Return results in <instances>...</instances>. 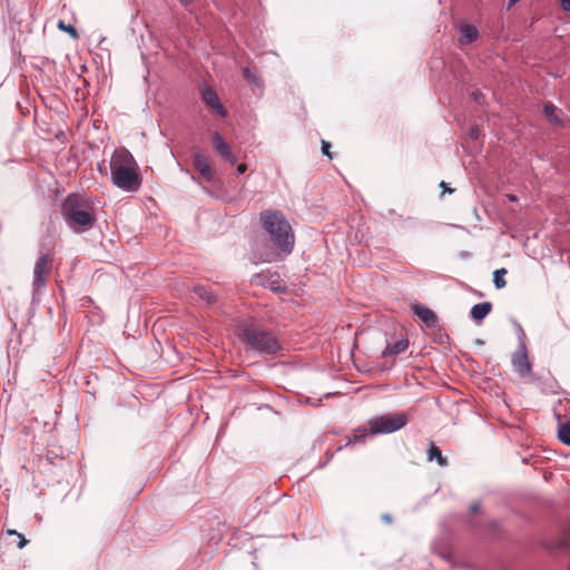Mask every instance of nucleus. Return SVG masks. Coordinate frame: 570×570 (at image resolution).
I'll list each match as a JSON object with an SVG mask.
<instances>
[{"instance_id": "obj_5", "label": "nucleus", "mask_w": 570, "mask_h": 570, "mask_svg": "<svg viewBox=\"0 0 570 570\" xmlns=\"http://www.w3.org/2000/svg\"><path fill=\"white\" fill-rule=\"evenodd\" d=\"M407 423V416L404 413H396L391 415H380L370 420V433L387 434L399 431Z\"/></svg>"}, {"instance_id": "obj_16", "label": "nucleus", "mask_w": 570, "mask_h": 570, "mask_svg": "<svg viewBox=\"0 0 570 570\" xmlns=\"http://www.w3.org/2000/svg\"><path fill=\"white\" fill-rule=\"evenodd\" d=\"M193 291L202 301H205L208 305H212L217 301L216 295L202 285L194 286Z\"/></svg>"}, {"instance_id": "obj_27", "label": "nucleus", "mask_w": 570, "mask_h": 570, "mask_svg": "<svg viewBox=\"0 0 570 570\" xmlns=\"http://www.w3.org/2000/svg\"><path fill=\"white\" fill-rule=\"evenodd\" d=\"M517 331H518V340L520 341V337H521L525 342V334L520 324H517Z\"/></svg>"}, {"instance_id": "obj_20", "label": "nucleus", "mask_w": 570, "mask_h": 570, "mask_svg": "<svg viewBox=\"0 0 570 570\" xmlns=\"http://www.w3.org/2000/svg\"><path fill=\"white\" fill-rule=\"evenodd\" d=\"M554 110H556V108L552 105H546L543 107V111L549 117L550 121L553 122V124H559L560 119L558 117L553 116Z\"/></svg>"}, {"instance_id": "obj_32", "label": "nucleus", "mask_w": 570, "mask_h": 570, "mask_svg": "<svg viewBox=\"0 0 570 570\" xmlns=\"http://www.w3.org/2000/svg\"><path fill=\"white\" fill-rule=\"evenodd\" d=\"M440 187H441V188H443L444 190L449 191V193H452V189H450V188L448 187V184H446V183H444V181H442V183L440 184Z\"/></svg>"}, {"instance_id": "obj_34", "label": "nucleus", "mask_w": 570, "mask_h": 570, "mask_svg": "<svg viewBox=\"0 0 570 570\" xmlns=\"http://www.w3.org/2000/svg\"><path fill=\"white\" fill-rule=\"evenodd\" d=\"M508 199L512 203L517 202L518 200V197L515 195H512V194H509L507 195Z\"/></svg>"}, {"instance_id": "obj_26", "label": "nucleus", "mask_w": 570, "mask_h": 570, "mask_svg": "<svg viewBox=\"0 0 570 570\" xmlns=\"http://www.w3.org/2000/svg\"><path fill=\"white\" fill-rule=\"evenodd\" d=\"M560 7L563 11L570 12V0H560Z\"/></svg>"}, {"instance_id": "obj_12", "label": "nucleus", "mask_w": 570, "mask_h": 570, "mask_svg": "<svg viewBox=\"0 0 570 570\" xmlns=\"http://www.w3.org/2000/svg\"><path fill=\"white\" fill-rule=\"evenodd\" d=\"M479 31L473 24L464 23L459 28V41L461 45L472 43L478 39Z\"/></svg>"}, {"instance_id": "obj_30", "label": "nucleus", "mask_w": 570, "mask_h": 570, "mask_svg": "<svg viewBox=\"0 0 570 570\" xmlns=\"http://www.w3.org/2000/svg\"><path fill=\"white\" fill-rule=\"evenodd\" d=\"M382 520L387 523H392V517L390 514H383Z\"/></svg>"}, {"instance_id": "obj_9", "label": "nucleus", "mask_w": 570, "mask_h": 570, "mask_svg": "<svg viewBox=\"0 0 570 570\" xmlns=\"http://www.w3.org/2000/svg\"><path fill=\"white\" fill-rule=\"evenodd\" d=\"M213 146L216 149V151L220 155V157L228 161L230 165H235L237 163V158L233 154L230 147L225 142V140L218 132H215L213 135Z\"/></svg>"}, {"instance_id": "obj_6", "label": "nucleus", "mask_w": 570, "mask_h": 570, "mask_svg": "<svg viewBox=\"0 0 570 570\" xmlns=\"http://www.w3.org/2000/svg\"><path fill=\"white\" fill-rule=\"evenodd\" d=\"M50 263V256L48 254H42L35 264L32 281L33 298L41 294L47 286V274L49 272Z\"/></svg>"}, {"instance_id": "obj_28", "label": "nucleus", "mask_w": 570, "mask_h": 570, "mask_svg": "<svg viewBox=\"0 0 570 570\" xmlns=\"http://www.w3.org/2000/svg\"><path fill=\"white\" fill-rule=\"evenodd\" d=\"M247 169V166L245 164H240L238 165L237 169H236V175L237 176H240L243 175Z\"/></svg>"}, {"instance_id": "obj_22", "label": "nucleus", "mask_w": 570, "mask_h": 570, "mask_svg": "<svg viewBox=\"0 0 570 570\" xmlns=\"http://www.w3.org/2000/svg\"><path fill=\"white\" fill-rule=\"evenodd\" d=\"M243 75L246 79H248L249 81H253V82H257V77L250 71L249 68L245 67L243 69Z\"/></svg>"}, {"instance_id": "obj_15", "label": "nucleus", "mask_w": 570, "mask_h": 570, "mask_svg": "<svg viewBox=\"0 0 570 570\" xmlns=\"http://www.w3.org/2000/svg\"><path fill=\"white\" fill-rule=\"evenodd\" d=\"M428 460L436 461L440 466H446L448 460L442 455L441 450L433 442L429 444L428 448Z\"/></svg>"}, {"instance_id": "obj_31", "label": "nucleus", "mask_w": 570, "mask_h": 570, "mask_svg": "<svg viewBox=\"0 0 570 570\" xmlns=\"http://www.w3.org/2000/svg\"><path fill=\"white\" fill-rule=\"evenodd\" d=\"M479 508H480V505H479V503H476V502L472 503V504H471V507H470V509H471V511H472V512H476V511H479Z\"/></svg>"}, {"instance_id": "obj_29", "label": "nucleus", "mask_w": 570, "mask_h": 570, "mask_svg": "<svg viewBox=\"0 0 570 570\" xmlns=\"http://www.w3.org/2000/svg\"><path fill=\"white\" fill-rule=\"evenodd\" d=\"M469 135H470V137H471L472 139H478V137H479V130H478V128L472 127V128L470 129Z\"/></svg>"}, {"instance_id": "obj_10", "label": "nucleus", "mask_w": 570, "mask_h": 570, "mask_svg": "<svg viewBox=\"0 0 570 570\" xmlns=\"http://www.w3.org/2000/svg\"><path fill=\"white\" fill-rule=\"evenodd\" d=\"M412 309H413L414 314L424 323V325L426 327H431V328L436 327L438 317L432 309H430L419 303L413 304Z\"/></svg>"}, {"instance_id": "obj_36", "label": "nucleus", "mask_w": 570, "mask_h": 570, "mask_svg": "<svg viewBox=\"0 0 570 570\" xmlns=\"http://www.w3.org/2000/svg\"><path fill=\"white\" fill-rule=\"evenodd\" d=\"M179 2H180L184 7H187V6H189V4L193 2V0H179Z\"/></svg>"}, {"instance_id": "obj_4", "label": "nucleus", "mask_w": 570, "mask_h": 570, "mask_svg": "<svg viewBox=\"0 0 570 570\" xmlns=\"http://www.w3.org/2000/svg\"><path fill=\"white\" fill-rule=\"evenodd\" d=\"M240 337L252 350L261 353H275L279 350V343L272 333L253 326L245 327Z\"/></svg>"}, {"instance_id": "obj_33", "label": "nucleus", "mask_w": 570, "mask_h": 570, "mask_svg": "<svg viewBox=\"0 0 570 570\" xmlns=\"http://www.w3.org/2000/svg\"><path fill=\"white\" fill-rule=\"evenodd\" d=\"M520 0H509L508 1V9L512 8L514 4H517Z\"/></svg>"}, {"instance_id": "obj_13", "label": "nucleus", "mask_w": 570, "mask_h": 570, "mask_svg": "<svg viewBox=\"0 0 570 570\" xmlns=\"http://www.w3.org/2000/svg\"><path fill=\"white\" fill-rule=\"evenodd\" d=\"M492 304L490 302H482L474 304L471 308V317L478 324H480L491 312Z\"/></svg>"}, {"instance_id": "obj_8", "label": "nucleus", "mask_w": 570, "mask_h": 570, "mask_svg": "<svg viewBox=\"0 0 570 570\" xmlns=\"http://www.w3.org/2000/svg\"><path fill=\"white\" fill-rule=\"evenodd\" d=\"M200 95L207 107L214 109L220 117H226L227 112L213 88L204 86L200 90Z\"/></svg>"}, {"instance_id": "obj_35", "label": "nucleus", "mask_w": 570, "mask_h": 570, "mask_svg": "<svg viewBox=\"0 0 570 570\" xmlns=\"http://www.w3.org/2000/svg\"><path fill=\"white\" fill-rule=\"evenodd\" d=\"M7 534L8 535H17L18 537V534H20V533L18 531H16V530L9 529V530H7Z\"/></svg>"}, {"instance_id": "obj_17", "label": "nucleus", "mask_w": 570, "mask_h": 570, "mask_svg": "<svg viewBox=\"0 0 570 570\" xmlns=\"http://www.w3.org/2000/svg\"><path fill=\"white\" fill-rule=\"evenodd\" d=\"M507 274L505 268H499L495 269L493 273V284L495 288L500 289L503 288L507 285V282L504 279V275Z\"/></svg>"}, {"instance_id": "obj_18", "label": "nucleus", "mask_w": 570, "mask_h": 570, "mask_svg": "<svg viewBox=\"0 0 570 570\" xmlns=\"http://www.w3.org/2000/svg\"><path fill=\"white\" fill-rule=\"evenodd\" d=\"M558 438L563 444L570 446V422L560 425Z\"/></svg>"}, {"instance_id": "obj_11", "label": "nucleus", "mask_w": 570, "mask_h": 570, "mask_svg": "<svg viewBox=\"0 0 570 570\" xmlns=\"http://www.w3.org/2000/svg\"><path fill=\"white\" fill-rule=\"evenodd\" d=\"M193 165L194 167L202 174V176L207 180H213V170L212 166L207 159V157L202 153H196L193 156Z\"/></svg>"}, {"instance_id": "obj_1", "label": "nucleus", "mask_w": 570, "mask_h": 570, "mask_svg": "<svg viewBox=\"0 0 570 570\" xmlns=\"http://www.w3.org/2000/svg\"><path fill=\"white\" fill-rule=\"evenodd\" d=\"M263 228L274 245L273 249H257L253 254L255 264L283 261L294 248L295 235L285 215L275 209H266L259 214Z\"/></svg>"}, {"instance_id": "obj_3", "label": "nucleus", "mask_w": 570, "mask_h": 570, "mask_svg": "<svg viewBox=\"0 0 570 570\" xmlns=\"http://www.w3.org/2000/svg\"><path fill=\"white\" fill-rule=\"evenodd\" d=\"M61 215L66 225L77 234L90 229L96 222L94 209L77 194H70L65 198Z\"/></svg>"}, {"instance_id": "obj_21", "label": "nucleus", "mask_w": 570, "mask_h": 570, "mask_svg": "<svg viewBox=\"0 0 570 570\" xmlns=\"http://www.w3.org/2000/svg\"><path fill=\"white\" fill-rule=\"evenodd\" d=\"M266 276L267 275L265 273L256 274L253 276V282L262 286H266Z\"/></svg>"}, {"instance_id": "obj_14", "label": "nucleus", "mask_w": 570, "mask_h": 570, "mask_svg": "<svg viewBox=\"0 0 570 570\" xmlns=\"http://www.w3.org/2000/svg\"><path fill=\"white\" fill-rule=\"evenodd\" d=\"M407 337H401L396 342L389 344L385 350L382 352L383 356L387 355H399L403 353L409 347Z\"/></svg>"}, {"instance_id": "obj_2", "label": "nucleus", "mask_w": 570, "mask_h": 570, "mask_svg": "<svg viewBox=\"0 0 570 570\" xmlns=\"http://www.w3.org/2000/svg\"><path fill=\"white\" fill-rule=\"evenodd\" d=\"M138 164L129 150L116 149L110 158V180L117 188L127 191H138L141 178Z\"/></svg>"}, {"instance_id": "obj_24", "label": "nucleus", "mask_w": 570, "mask_h": 570, "mask_svg": "<svg viewBox=\"0 0 570 570\" xmlns=\"http://www.w3.org/2000/svg\"><path fill=\"white\" fill-rule=\"evenodd\" d=\"M366 436V428L358 429L354 432V440L364 439Z\"/></svg>"}, {"instance_id": "obj_25", "label": "nucleus", "mask_w": 570, "mask_h": 570, "mask_svg": "<svg viewBox=\"0 0 570 570\" xmlns=\"http://www.w3.org/2000/svg\"><path fill=\"white\" fill-rule=\"evenodd\" d=\"M18 539H19V541H18V548H19V549L24 548V547L27 546V543H28V540H27V539L24 538V535H23V534H21V533H20V534H18Z\"/></svg>"}, {"instance_id": "obj_23", "label": "nucleus", "mask_w": 570, "mask_h": 570, "mask_svg": "<svg viewBox=\"0 0 570 570\" xmlns=\"http://www.w3.org/2000/svg\"><path fill=\"white\" fill-rule=\"evenodd\" d=\"M331 144L326 140H322V153L326 155L330 159H332V155L330 153Z\"/></svg>"}, {"instance_id": "obj_7", "label": "nucleus", "mask_w": 570, "mask_h": 570, "mask_svg": "<svg viewBox=\"0 0 570 570\" xmlns=\"http://www.w3.org/2000/svg\"><path fill=\"white\" fill-rule=\"evenodd\" d=\"M511 363L515 373L524 377L531 373V364L528 356L525 342L520 337L518 350L511 356Z\"/></svg>"}, {"instance_id": "obj_19", "label": "nucleus", "mask_w": 570, "mask_h": 570, "mask_svg": "<svg viewBox=\"0 0 570 570\" xmlns=\"http://www.w3.org/2000/svg\"><path fill=\"white\" fill-rule=\"evenodd\" d=\"M58 28L60 30H63L66 32H68L73 39H77L78 38V32L76 30V28L71 24H65V22L62 20H60L58 22Z\"/></svg>"}]
</instances>
